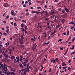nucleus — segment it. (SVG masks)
I'll use <instances>...</instances> for the list:
<instances>
[{
  "mask_svg": "<svg viewBox=\"0 0 75 75\" xmlns=\"http://www.w3.org/2000/svg\"><path fill=\"white\" fill-rule=\"evenodd\" d=\"M43 12L41 11V12H38V14H44L45 13V14L46 16H47V17H48V11L47 10L45 11H44L43 10L42 11Z\"/></svg>",
  "mask_w": 75,
  "mask_h": 75,
  "instance_id": "f257e3e1",
  "label": "nucleus"
},
{
  "mask_svg": "<svg viewBox=\"0 0 75 75\" xmlns=\"http://www.w3.org/2000/svg\"><path fill=\"white\" fill-rule=\"evenodd\" d=\"M4 71H5V72H7V70H8V69H7V67H6H6H7V66L5 63L4 64Z\"/></svg>",
  "mask_w": 75,
  "mask_h": 75,
  "instance_id": "f03ea898",
  "label": "nucleus"
},
{
  "mask_svg": "<svg viewBox=\"0 0 75 75\" xmlns=\"http://www.w3.org/2000/svg\"><path fill=\"white\" fill-rule=\"evenodd\" d=\"M19 42L20 44L22 45V44H24V40L21 39H20L19 40Z\"/></svg>",
  "mask_w": 75,
  "mask_h": 75,
  "instance_id": "7ed1b4c3",
  "label": "nucleus"
},
{
  "mask_svg": "<svg viewBox=\"0 0 75 75\" xmlns=\"http://www.w3.org/2000/svg\"><path fill=\"white\" fill-rule=\"evenodd\" d=\"M3 6H4V7H8V4L7 3H4V4Z\"/></svg>",
  "mask_w": 75,
  "mask_h": 75,
  "instance_id": "20e7f679",
  "label": "nucleus"
},
{
  "mask_svg": "<svg viewBox=\"0 0 75 75\" xmlns=\"http://www.w3.org/2000/svg\"><path fill=\"white\" fill-rule=\"evenodd\" d=\"M41 24L40 23H38V27H39L40 28H42V26H41Z\"/></svg>",
  "mask_w": 75,
  "mask_h": 75,
  "instance_id": "39448f33",
  "label": "nucleus"
},
{
  "mask_svg": "<svg viewBox=\"0 0 75 75\" xmlns=\"http://www.w3.org/2000/svg\"><path fill=\"white\" fill-rule=\"evenodd\" d=\"M64 8L66 12H67V13H68V12H69V9H68V8H67L65 7H64Z\"/></svg>",
  "mask_w": 75,
  "mask_h": 75,
  "instance_id": "423d86ee",
  "label": "nucleus"
},
{
  "mask_svg": "<svg viewBox=\"0 0 75 75\" xmlns=\"http://www.w3.org/2000/svg\"><path fill=\"white\" fill-rule=\"evenodd\" d=\"M25 69H27V71H28V72H30V70L28 67H27V68H25Z\"/></svg>",
  "mask_w": 75,
  "mask_h": 75,
  "instance_id": "0eeeda50",
  "label": "nucleus"
},
{
  "mask_svg": "<svg viewBox=\"0 0 75 75\" xmlns=\"http://www.w3.org/2000/svg\"><path fill=\"white\" fill-rule=\"evenodd\" d=\"M37 45H35V47H34V46H33V47H32V49L33 51L34 50H35V49L36 48H37Z\"/></svg>",
  "mask_w": 75,
  "mask_h": 75,
  "instance_id": "6e6552de",
  "label": "nucleus"
},
{
  "mask_svg": "<svg viewBox=\"0 0 75 75\" xmlns=\"http://www.w3.org/2000/svg\"><path fill=\"white\" fill-rule=\"evenodd\" d=\"M55 60L56 62H57L58 63H59V60H58V58H57L55 59Z\"/></svg>",
  "mask_w": 75,
  "mask_h": 75,
  "instance_id": "1a4fd4ad",
  "label": "nucleus"
},
{
  "mask_svg": "<svg viewBox=\"0 0 75 75\" xmlns=\"http://www.w3.org/2000/svg\"><path fill=\"white\" fill-rule=\"evenodd\" d=\"M25 25L24 23H22L21 25V27L22 28H24Z\"/></svg>",
  "mask_w": 75,
  "mask_h": 75,
  "instance_id": "9d476101",
  "label": "nucleus"
},
{
  "mask_svg": "<svg viewBox=\"0 0 75 75\" xmlns=\"http://www.w3.org/2000/svg\"><path fill=\"white\" fill-rule=\"evenodd\" d=\"M11 14H12V15H14V11L13 10H12L11 11Z\"/></svg>",
  "mask_w": 75,
  "mask_h": 75,
  "instance_id": "9b49d317",
  "label": "nucleus"
},
{
  "mask_svg": "<svg viewBox=\"0 0 75 75\" xmlns=\"http://www.w3.org/2000/svg\"><path fill=\"white\" fill-rule=\"evenodd\" d=\"M31 12L33 13H36V14H38V12H37V11H32Z\"/></svg>",
  "mask_w": 75,
  "mask_h": 75,
  "instance_id": "f8f14e48",
  "label": "nucleus"
},
{
  "mask_svg": "<svg viewBox=\"0 0 75 75\" xmlns=\"http://www.w3.org/2000/svg\"><path fill=\"white\" fill-rule=\"evenodd\" d=\"M62 66H65V65H67V64H65V62H63L62 63Z\"/></svg>",
  "mask_w": 75,
  "mask_h": 75,
  "instance_id": "ddd939ff",
  "label": "nucleus"
},
{
  "mask_svg": "<svg viewBox=\"0 0 75 75\" xmlns=\"http://www.w3.org/2000/svg\"><path fill=\"white\" fill-rule=\"evenodd\" d=\"M19 66H20V67H21L22 68H24V67H23V65H22V64L20 63L19 64Z\"/></svg>",
  "mask_w": 75,
  "mask_h": 75,
  "instance_id": "4468645a",
  "label": "nucleus"
},
{
  "mask_svg": "<svg viewBox=\"0 0 75 75\" xmlns=\"http://www.w3.org/2000/svg\"><path fill=\"white\" fill-rule=\"evenodd\" d=\"M72 47H70V49H71V50H73L74 49V45H73L72 46Z\"/></svg>",
  "mask_w": 75,
  "mask_h": 75,
  "instance_id": "2eb2a0df",
  "label": "nucleus"
},
{
  "mask_svg": "<svg viewBox=\"0 0 75 75\" xmlns=\"http://www.w3.org/2000/svg\"><path fill=\"white\" fill-rule=\"evenodd\" d=\"M11 50L12 49H10V50L8 52L9 54V55H10L11 54Z\"/></svg>",
  "mask_w": 75,
  "mask_h": 75,
  "instance_id": "dca6fc26",
  "label": "nucleus"
},
{
  "mask_svg": "<svg viewBox=\"0 0 75 75\" xmlns=\"http://www.w3.org/2000/svg\"><path fill=\"white\" fill-rule=\"evenodd\" d=\"M5 58L6 60H7V59H8V55H6V56L5 57Z\"/></svg>",
  "mask_w": 75,
  "mask_h": 75,
  "instance_id": "f3484780",
  "label": "nucleus"
},
{
  "mask_svg": "<svg viewBox=\"0 0 75 75\" xmlns=\"http://www.w3.org/2000/svg\"><path fill=\"white\" fill-rule=\"evenodd\" d=\"M11 59H14L15 58V57L14 56H12L11 57Z\"/></svg>",
  "mask_w": 75,
  "mask_h": 75,
  "instance_id": "a211bd4d",
  "label": "nucleus"
},
{
  "mask_svg": "<svg viewBox=\"0 0 75 75\" xmlns=\"http://www.w3.org/2000/svg\"><path fill=\"white\" fill-rule=\"evenodd\" d=\"M45 21H49V18H45Z\"/></svg>",
  "mask_w": 75,
  "mask_h": 75,
  "instance_id": "6ab92c4d",
  "label": "nucleus"
},
{
  "mask_svg": "<svg viewBox=\"0 0 75 75\" xmlns=\"http://www.w3.org/2000/svg\"><path fill=\"white\" fill-rule=\"evenodd\" d=\"M62 22L63 24L64 23V22H65V19H62Z\"/></svg>",
  "mask_w": 75,
  "mask_h": 75,
  "instance_id": "aec40b11",
  "label": "nucleus"
},
{
  "mask_svg": "<svg viewBox=\"0 0 75 75\" xmlns=\"http://www.w3.org/2000/svg\"><path fill=\"white\" fill-rule=\"evenodd\" d=\"M52 61H53V63H55V60L54 59H52Z\"/></svg>",
  "mask_w": 75,
  "mask_h": 75,
  "instance_id": "412c9836",
  "label": "nucleus"
},
{
  "mask_svg": "<svg viewBox=\"0 0 75 75\" xmlns=\"http://www.w3.org/2000/svg\"><path fill=\"white\" fill-rule=\"evenodd\" d=\"M69 31L68 30V32H67V35H69Z\"/></svg>",
  "mask_w": 75,
  "mask_h": 75,
  "instance_id": "4be33fe9",
  "label": "nucleus"
},
{
  "mask_svg": "<svg viewBox=\"0 0 75 75\" xmlns=\"http://www.w3.org/2000/svg\"><path fill=\"white\" fill-rule=\"evenodd\" d=\"M9 31V29H7L6 31V33L7 34H9V33H8V32Z\"/></svg>",
  "mask_w": 75,
  "mask_h": 75,
  "instance_id": "5701e85b",
  "label": "nucleus"
},
{
  "mask_svg": "<svg viewBox=\"0 0 75 75\" xmlns=\"http://www.w3.org/2000/svg\"><path fill=\"white\" fill-rule=\"evenodd\" d=\"M75 37H74L72 40V42H74V41H75Z\"/></svg>",
  "mask_w": 75,
  "mask_h": 75,
  "instance_id": "b1692460",
  "label": "nucleus"
},
{
  "mask_svg": "<svg viewBox=\"0 0 75 75\" xmlns=\"http://www.w3.org/2000/svg\"><path fill=\"white\" fill-rule=\"evenodd\" d=\"M57 10H58V11H61L62 10V9L61 8H58L57 9Z\"/></svg>",
  "mask_w": 75,
  "mask_h": 75,
  "instance_id": "393cba45",
  "label": "nucleus"
},
{
  "mask_svg": "<svg viewBox=\"0 0 75 75\" xmlns=\"http://www.w3.org/2000/svg\"><path fill=\"white\" fill-rule=\"evenodd\" d=\"M29 59L28 58L25 61V62H26V63H27V62H28V60H29Z\"/></svg>",
  "mask_w": 75,
  "mask_h": 75,
  "instance_id": "a878e982",
  "label": "nucleus"
},
{
  "mask_svg": "<svg viewBox=\"0 0 75 75\" xmlns=\"http://www.w3.org/2000/svg\"><path fill=\"white\" fill-rule=\"evenodd\" d=\"M25 30H27V26L25 25Z\"/></svg>",
  "mask_w": 75,
  "mask_h": 75,
  "instance_id": "bb28decb",
  "label": "nucleus"
},
{
  "mask_svg": "<svg viewBox=\"0 0 75 75\" xmlns=\"http://www.w3.org/2000/svg\"><path fill=\"white\" fill-rule=\"evenodd\" d=\"M22 22L23 23H26V21L25 20H22Z\"/></svg>",
  "mask_w": 75,
  "mask_h": 75,
  "instance_id": "cd10ccee",
  "label": "nucleus"
},
{
  "mask_svg": "<svg viewBox=\"0 0 75 75\" xmlns=\"http://www.w3.org/2000/svg\"><path fill=\"white\" fill-rule=\"evenodd\" d=\"M1 68H4V65H3V64H1Z\"/></svg>",
  "mask_w": 75,
  "mask_h": 75,
  "instance_id": "c85d7f7f",
  "label": "nucleus"
},
{
  "mask_svg": "<svg viewBox=\"0 0 75 75\" xmlns=\"http://www.w3.org/2000/svg\"><path fill=\"white\" fill-rule=\"evenodd\" d=\"M62 12L63 13H65V10L64 9L62 10Z\"/></svg>",
  "mask_w": 75,
  "mask_h": 75,
  "instance_id": "c756f323",
  "label": "nucleus"
},
{
  "mask_svg": "<svg viewBox=\"0 0 75 75\" xmlns=\"http://www.w3.org/2000/svg\"><path fill=\"white\" fill-rule=\"evenodd\" d=\"M3 35H5V36H6V35H7V33H4L3 34Z\"/></svg>",
  "mask_w": 75,
  "mask_h": 75,
  "instance_id": "7c9ffc66",
  "label": "nucleus"
},
{
  "mask_svg": "<svg viewBox=\"0 0 75 75\" xmlns=\"http://www.w3.org/2000/svg\"><path fill=\"white\" fill-rule=\"evenodd\" d=\"M50 14H51L52 15H53V14H54V11L50 13Z\"/></svg>",
  "mask_w": 75,
  "mask_h": 75,
  "instance_id": "2f4dec72",
  "label": "nucleus"
},
{
  "mask_svg": "<svg viewBox=\"0 0 75 75\" xmlns=\"http://www.w3.org/2000/svg\"><path fill=\"white\" fill-rule=\"evenodd\" d=\"M25 35L26 34H27V31H26V30H25Z\"/></svg>",
  "mask_w": 75,
  "mask_h": 75,
  "instance_id": "473e14b6",
  "label": "nucleus"
},
{
  "mask_svg": "<svg viewBox=\"0 0 75 75\" xmlns=\"http://www.w3.org/2000/svg\"><path fill=\"white\" fill-rule=\"evenodd\" d=\"M13 25H14V26H17V24H16V23H14Z\"/></svg>",
  "mask_w": 75,
  "mask_h": 75,
  "instance_id": "72a5a7b5",
  "label": "nucleus"
},
{
  "mask_svg": "<svg viewBox=\"0 0 75 75\" xmlns=\"http://www.w3.org/2000/svg\"><path fill=\"white\" fill-rule=\"evenodd\" d=\"M60 50H63V47H60Z\"/></svg>",
  "mask_w": 75,
  "mask_h": 75,
  "instance_id": "f704fd0d",
  "label": "nucleus"
},
{
  "mask_svg": "<svg viewBox=\"0 0 75 75\" xmlns=\"http://www.w3.org/2000/svg\"><path fill=\"white\" fill-rule=\"evenodd\" d=\"M23 61H23L22 62L23 64H26V63H27L25 61V62H23Z\"/></svg>",
  "mask_w": 75,
  "mask_h": 75,
  "instance_id": "c9c22d12",
  "label": "nucleus"
},
{
  "mask_svg": "<svg viewBox=\"0 0 75 75\" xmlns=\"http://www.w3.org/2000/svg\"><path fill=\"white\" fill-rule=\"evenodd\" d=\"M62 68L63 69H67V67H63Z\"/></svg>",
  "mask_w": 75,
  "mask_h": 75,
  "instance_id": "e433bc0d",
  "label": "nucleus"
},
{
  "mask_svg": "<svg viewBox=\"0 0 75 75\" xmlns=\"http://www.w3.org/2000/svg\"><path fill=\"white\" fill-rule=\"evenodd\" d=\"M57 17V15H55V17H54V19L55 20H57V19H56V18Z\"/></svg>",
  "mask_w": 75,
  "mask_h": 75,
  "instance_id": "4c0bfd02",
  "label": "nucleus"
},
{
  "mask_svg": "<svg viewBox=\"0 0 75 75\" xmlns=\"http://www.w3.org/2000/svg\"><path fill=\"white\" fill-rule=\"evenodd\" d=\"M21 39H24V37H23V35H21Z\"/></svg>",
  "mask_w": 75,
  "mask_h": 75,
  "instance_id": "58836bf2",
  "label": "nucleus"
},
{
  "mask_svg": "<svg viewBox=\"0 0 75 75\" xmlns=\"http://www.w3.org/2000/svg\"><path fill=\"white\" fill-rule=\"evenodd\" d=\"M71 69V68H70V67H69L68 68V70L69 71H70Z\"/></svg>",
  "mask_w": 75,
  "mask_h": 75,
  "instance_id": "ea45409f",
  "label": "nucleus"
},
{
  "mask_svg": "<svg viewBox=\"0 0 75 75\" xmlns=\"http://www.w3.org/2000/svg\"><path fill=\"white\" fill-rule=\"evenodd\" d=\"M38 9H40V10H42L41 8V7L40 6L38 7Z\"/></svg>",
  "mask_w": 75,
  "mask_h": 75,
  "instance_id": "a19ab883",
  "label": "nucleus"
},
{
  "mask_svg": "<svg viewBox=\"0 0 75 75\" xmlns=\"http://www.w3.org/2000/svg\"><path fill=\"white\" fill-rule=\"evenodd\" d=\"M23 65L24 66V67H27V65H26V64H23Z\"/></svg>",
  "mask_w": 75,
  "mask_h": 75,
  "instance_id": "79ce46f5",
  "label": "nucleus"
},
{
  "mask_svg": "<svg viewBox=\"0 0 75 75\" xmlns=\"http://www.w3.org/2000/svg\"><path fill=\"white\" fill-rule=\"evenodd\" d=\"M75 51L72 52L71 54V55H73V54H75Z\"/></svg>",
  "mask_w": 75,
  "mask_h": 75,
  "instance_id": "37998d69",
  "label": "nucleus"
},
{
  "mask_svg": "<svg viewBox=\"0 0 75 75\" xmlns=\"http://www.w3.org/2000/svg\"><path fill=\"white\" fill-rule=\"evenodd\" d=\"M7 55V54H6L4 53V57H6V56Z\"/></svg>",
  "mask_w": 75,
  "mask_h": 75,
  "instance_id": "c03bdc74",
  "label": "nucleus"
},
{
  "mask_svg": "<svg viewBox=\"0 0 75 75\" xmlns=\"http://www.w3.org/2000/svg\"><path fill=\"white\" fill-rule=\"evenodd\" d=\"M14 20H15V21H18L17 20V19H16V17H14Z\"/></svg>",
  "mask_w": 75,
  "mask_h": 75,
  "instance_id": "a18cd8bd",
  "label": "nucleus"
},
{
  "mask_svg": "<svg viewBox=\"0 0 75 75\" xmlns=\"http://www.w3.org/2000/svg\"><path fill=\"white\" fill-rule=\"evenodd\" d=\"M52 9L54 11V6H52Z\"/></svg>",
  "mask_w": 75,
  "mask_h": 75,
  "instance_id": "49530a36",
  "label": "nucleus"
},
{
  "mask_svg": "<svg viewBox=\"0 0 75 75\" xmlns=\"http://www.w3.org/2000/svg\"><path fill=\"white\" fill-rule=\"evenodd\" d=\"M21 31H22V32H25V30L24 29H23L22 30H21Z\"/></svg>",
  "mask_w": 75,
  "mask_h": 75,
  "instance_id": "de8ad7c7",
  "label": "nucleus"
},
{
  "mask_svg": "<svg viewBox=\"0 0 75 75\" xmlns=\"http://www.w3.org/2000/svg\"><path fill=\"white\" fill-rule=\"evenodd\" d=\"M1 30H3V31H4V30H5V29H4V28H1Z\"/></svg>",
  "mask_w": 75,
  "mask_h": 75,
  "instance_id": "09e8293b",
  "label": "nucleus"
},
{
  "mask_svg": "<svg viewBox=\"0 0 75 75\" xmlns=\"http://www.w3.org/2000/svg\"><path fill=\"white\" fill-rule=\"evenodd\" d=\"M44 4V0H42V4Z\"/></svg>",
  "mask_w": 75,
  "mask_h": 75,
  "instance_id": "8fccbe9b",
  "label": "nucleus"
},
{
  "mask_svg": "<svg viewBox=\"0 0 75 75\" xmlns=\"http://www.w3.org/2000/svg\"><path fill=\"white\" fill-rule=\"evenodd\" d=\"M6 28H7V29H8V28H9V27L8 26H6Z\"/></svg>",
  "mask_w": 75,
  "mask_h": 75,
  "instance_id": "3c124183",
  "label": "nucleus"
},
{
  "mask_svg": "<svg viewBox=\"0 0 75 75\" xmlns=\"http://www.w3.org/2000/svg\"><path fill=\"white\" fill-rule=\"evenodd\" d=\"M54 33L53 32H52V33L50 35H51V36L52 35H54Z\"/></svg>",
  "mask_w": 75,
  "mask_h": 75,
  "instance_id": "603ef678",
  "label": "nucleus"
},
{
  "mask_svg": "<svg viewBox=\"0 0 75 75\" xmlns=\"http://www.w3.org/2000/svg\"><path fill=\"white\" fill-rule=\"evenodd\" d=\"M9 17V16H6V19H8V18Z\"/></svg>",
  "mask_w": 75,
  "mask_h": 75,
  "instance_id": "864d4df0",
  "label": "nucleus"
},
{
  "mask_svg": "<svg viewBox=\"0 0 75 75\" xmlns=\"http://www.w3.org/2000/svg\"><path fill=\"white\" fill-rule=\"evenodd\" d=\"M51 69H52L51 68H50V70H49V72H51Z\"/></svg>",
  "mask_w": 75,
  "mask_h": 75,
  "instance_id": "5fc2aeb1",
  "label": "nucleus"
},
{
  "mask_svg": "<svg viewBox=\"0 0 75 75\" xmlns=\"http://www.w3.org/2000/svg\"><path fill=\"white\" fill-rule=\"evenodd\" d=\"M31 40H32V41H34V38H31Z\"/></svg>",
  "mask_w": 75,
  "mask_h": 75,
  "instance_id": "6e6d98bb",
  "label": "nucleus"
},
{
  "mask_svg": "<svg viewBox=\"0 0 75 75\" xmlns=\"http://www.w3.org/2000/svg\"><path fill=\"white\" fill-rule=\"evenodd\" d=\"M20 11V10L19 9L16 12V13H18V11Z\"/></svg>",
  "mask_w": 75,
  "mask_h": 75,
  "instance_id": "4d7b16f0",
  "label": "nucleus"
},
{
  "mask_svg": "<svg viewBox=\"0 0 75 75\" xmlns=\"http://www.w3.org/2000/svg\"><path fill=\"white\" fill-rule=\"evenodd\" d=\"M16 59L17 60V59H19V57H16Z\"/></svg>",
  "mask_w": 75,
  "mask_h": 75,
  "instance_id": "13d9d810",
  "label": "nucleus"
},
{
  "mask_svg": "<svg viewBox=\"0 0 75 75\" xmlns=\"http://www.w3.org/2000/svg\"><path fill=\"white\" fill-rule=\"evenodd\" d=\"M26 65V67H28L29 66V64L28 63Z\"/></svg>",
  "mask_w": 75,
  "mask_h": 75,
  "instance_id": "bf43d9fd",
  "label": "nucleus"
},
{
  "mask_svg": "<svg viewBox=\"0 0 75 75\" xmlns=\"http://www.w3.org/2000/svg\"><path fill=\"white\" fill-rule=\"evenodd\" d=\"M73 28H74V26H71V29H73Z\"/></svg>",
  "mask_w": 75,
  "mask_h": 75,
  "instance_id": "052dcab7",
  "label": "nucleus"
},
{
  "mask_svg": "<svg viewBox=\"0 0 75 75\" xmlns=\"http://www.w3.org/2000/svg\"><path fill=\"white\" fill-rule=\"evenodd\" d=\"M3 23H4V24H6V22L5 21H3Z\"/></svg>",
  "mask_w": 75,
  "mask_h": 75,
  "instance_id": "680f3d73",
  "label": "nucleus"
},
{
  "mask_svg": "<svg viewBox=\"0 0 75 75\" xmlns=\"http://www.w3.org/2000/svg\"><path fill=\"white\" fill-rule=\"evenodd\" d=\"M22 60H23V59L22 58H20V59H19V60L21 61H22Z\"/></svg>",
  "mask_w": 75,
  "mask_h": 75,
  "instance_id": "e2e57ef3",
  "label": "nucleus"
},
{
  "mask_svg": "<svg viewBox=\"0 0 75 75\" xmlns=\"http://www.w3.org/2000/svg\"><path fill=\"white\" fill-rule=\"evenodd\" d=\"M16 74L17 73H14V72H13V74L12 75H16Z\"/></svg>",
  "mask_w": 75,
  "mask_h": 75,
  "instance_id": "0e129e2a",
  "label": "nucleus"
},
{
  "mask_svg": "<svg viewBox=\"0 0 75 75\" xmlns=\"http://www.w3.org/2000/svg\"><path fill=\"white\" fill-rule=\"evenodd\" d=\"M45 8H47V5H45V6H44Z\"/></svg>",
  "mask_w": 75,
  "mask_h": 75,
  "instance_id": "69168bd1",
  "label": "nucleus"
},
{
  "mask_svg": "<svg viewBox=\"0 0 75 75\" xmlns=\"http://www.w3.org/2000/svg\"><path fill=\"white\" fill-rule=\"evenodd\" d=\"M41 1H38V3H41Z\"/></svg>",
  "mask_w": 75,
  "mask_h": 75,
  "instance_id": "338daca9",
  "label": "nucleus"
},
{
  "mask_svg": "<svg viewBox=\"0 0 75 75\" xmlns=\"http://www.w3.org/2000/svg\"><path fill=\"white\" fill-rule=\"evenodd\" d=\"M39 75H42V74L41 73H39Z\"/></svg>",
  "mask_w": 75,
  "mask_h": 75,
  "instance_id": "774afa93",
  "label": "nucleus"
}]
</instances>
